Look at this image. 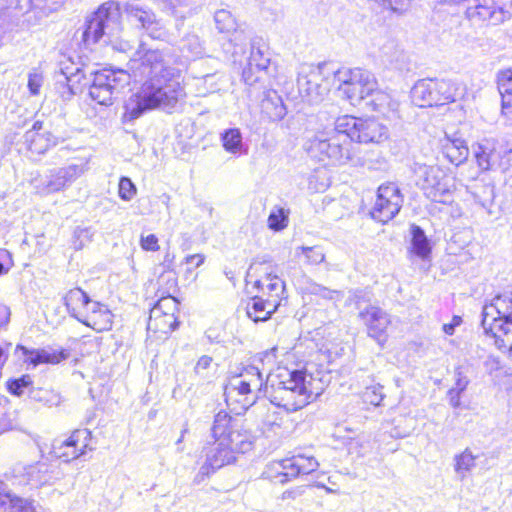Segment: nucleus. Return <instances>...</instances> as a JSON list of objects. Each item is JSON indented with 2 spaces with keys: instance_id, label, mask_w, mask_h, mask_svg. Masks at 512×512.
I'll return each instance as SVG.
<instances>
[{
  "instance_id": "nucleus-1",
  "label": "nucleus",
  "mask_w": 512,
  "mask_h": 512,
  "mask_svg": "<svg viewBox=\"0 0 512 512\" xmlns=\"http://www.w3.org/2000/svg\"><path fill=\"white\" fill-rule=\"evenodd\" d=\"M132 77L144 79L140 90L125 104L124 118L133 121L146 111L173 109L185 97L180 83L181 70L170 65L169 59L158 49H145L140 45L129 62Z\"/></svg>"
},
{
  "instance_id": "nucleus-2",
  "label": "nucleus",
  "mask_w": 512,
  "mask_h": 512,
  "mask_svg": "<svg viewBox=\"0 0 512 512\" xmlns=\"http://www.w3.org/2000/svg\"><path fill=\"white\" fill-rule=\"evenodd\" d=\"M389 137L388 128L374 118H356L349 115L338 117L332 128L309 138L304 149L319 161L332 165H362L357 143H381Z\"/></svg>"
},
{
  "instance_id": "nucleus-3",
  "label": "nucleus",
  "mask_w": 512,
  "mask_h": 512,
  "mask_svg": "<svg viewBox=\"0 0 512 512\" xmlns=\"http://www.w3.org/2000/svg\"><path fill=\"white\" fill-rule=\"evenodd\" d=\"M324 382L304 370L278 368L267 376L264 392L270 402L288 412L298 411L317 399Z\"/></svg>"
},
{
  "instance_id": "nucleus-4",
  "label": "nucleus",
  "mask_w": 512,
  "mask_h": 512,
  "mask_svg": "<svg viewBox=\"0 0 512 512\" xmlns=\"http://www.w3.org/2000/svg\"><path fill=\"white\" fill-rule=\"evenodd\" d=\"M212 436L215 448L208 453V463L218 469L236 460V455L252 449L253 436L242 424L226 412L220 411L214 418Z\"/></svg>"
},
{
  "instance_id": "nucleus-5",
  "label": "nucleus",
  "mask_w": 512,
  "mask_h": 512,
  "mask_svg": "<svg viewBox=\"0 0 512 512\" xmlns=\"http://www.w3.org/2000/svg\"><path fill=\"white\" fill-rule=\"evenodd\" d=\"M86 45L103 42L120 52H128L135 46V40L125 37L121 25V13L115 2L102 4L87 20L82 35Z\"/></svg>"
},
{
  "instance_id": "nucleus-6",
  "label": "nucleus",
  "mask_w": 512,
  "mask_h": 512,
  "mask_svg": "<svg viewBox=\"0 0 512 512\" xmlns=\"http://www.w3.org/2000/svg\"><path fill=\"white\" fill-rule=\"evenodd\" d=\"M89 74L93 76L88 95L92 101L102 106L113 104L116 96L130 84L132 74L122 69L93 71L89 67L76 68L75 73L66 76L69 83L81 82Z\"/></svg>"
},
{
  "instance_id": "nucleus-7",
  "label": "nucleus",
  "mask_w": 512,
  "mask_h": 512,
  "mask_svg": "<svg viewBox=\"0 0 512 512\" xmlns=\"http://www.w3.org/2000/svg\"><path fill=\"white\" fill-rule=\"evenodd\" d=\"M336 69L331 63L303 65L299 71L297 85L299 93L308 102L318 103L324 99L335 82Z\"/></svg>"
},
{
  "instance_id": "nucleus-8",
  "label": "nucleus",
  "mask_w": 512,
  "mask_h": 512,
  "mask_svg": "<svg viewBox=\"0 0 512 512\" xmlns=\"http://www.w3.org/2000/svg\"><path fill=\"white\" fill-rule=\"evenodd\" d=\"M335 82L338 90L353 105L366 101L378 85L372 72L359 67L336 69Z\"/></svg>"
},
{
  "instance_id": "nucleus-9",
  "label": "nucleus",
  "mask_w": 512,
  "mask_h": 512,
  "mask_svg": "<svg viewBox=\"0 0 512 512\" xmlns=\"http://www.w3.org/2000/svg\"><path fill=\"white\" fill-rule=\"evenodd\" d=\"M265 383L257 367H246L239 375L230 379L224 390L226 403H238L240 408L247 410L255 403L258 393Z\"/></svg>"
},
{
  "instance_id": "nucleus-10",
  "label": "nucleus",
  "mask_w": 512,
  "mask_h": 512,
  "mask_svg": "<svg viewBox=\"0 0 512 512\" xmlns=\"http://www.w3.org/2000/svg\"><path fill=\"white\" fill-rule=\"evenodd\" d=\"M415 173L418 184L428 198L443 204L452 201L453 184L443 169L437 165H418Z\"/></svg>"
},
{
  "instance_id": "nucleus-11",
  "label": "nucleus",
  "mask_w": 512,
  "mask_h": 512,
  "mask_svg": "<svg viewBox=\"0 0 512 512\" xmlns=\"http://www.w3.org/2000/svg\"><path fill=\"white\" fill-rule=\"evenodd\" d=\"M318 466L319 463L314 457L298 454L269 463L263 471V476L271 481L284 484L300 475L316 471Z\"/></svg>"
},
{
  "instance_id": "nucleus-12",
  "label": "nucleus",
  "mask_w": 512,
  "mask_h": 512,
  "mask_svg": "<svg viewBox=\"0 0 512 512\" xmlns=\"http://www.w3.org/2000/svg\"><path fill=\"white\" fill-rule=\"evenodd\" d=\"M508 323H512V292L495 296L482 310V327L487 336H497L498 326L506 328Z\"/></svg>"
},
{
  "instance_id": "nucleus-13",
  "label": "nucleus",
  "mask_w": 512,
  "mask_h": 512,
  "mask_svg": "<svg viewBox=\"0 0 512 512\" xmlns=\"http://www.w3.org/2000/svg\"><path fill=\"white\" fill-rule=\"evenodd\" d=\"M85 171L84 165L70 164L66 167L50 169L44 176L32 181L37 194L46 196L64 190Z\"/></svg>"
},
{
  "instance_id": "nucleus-14",
  "label": "nucleus",
  "mask_w": 512,
  "mask_h": 512,
  "mask_svg": "<svg viewBox=\"0 0 512 512\" xmlns=\"http://www.w3.org/2000/svg\"><path fill=\"white\" fill-rule=\"evenodd\" d=\"M91 432L88 429H77L66 439H55L51 443L49 454L53 458L70 462L92 451Z\"/></svg>"
},
{
  "instance_id": "nucleus-15",
  "label": "nucleus",
  "mask_w": 512,
  "mask_h": 512,
  "mask_svg": "<svg viewBox=\"0 0 512 512\" xmlns=\"http://www.w3.org/2000/svg\"><path fill=\"white\" fill-rule=\"evenodd\" d=\"M402 203L398 186L394 183L383 184L378 188L371 216L378 222L387 223L399 213Z\"/></svg>"
},
{
  "instance_id": "nucleus-16",
  "label": "nucleus",
  "mask_w": 512,
  "mask_h": 512,
  "mask_svg": "<svg viewBox=\"0 0 512 512\" xmlns=\"http://www.w3.org/2000/svg\"><path fill=\"white\" fill-rule=\"evenodd\" d=\"M124 11L128 19L140 24L147 34L153 39H163L167 32L161 20L157 19L155 13L139 3L128 2L124 6Z\"/></svg>"
},
{
  "instance_id": "nucleus-17",
  "label": "nucleus",
  "mask_w": 512,
  "mask_h": 512,
  "mask_svg": "<svg viewBox=\"0 0 512 512\" xmlns=\"http://www.w3.org/2000/svg\"><path fill=\"white\" fill-rule=\"evenodd\" d=\"M359 318L367 328V334L380 346L387 342L390 315L378 306L369 305L359 312Z\"/></svg>"
},
{
  "instance_id": "nucleus-18",
  "label": "nucleus",
  "mask_w": 512,
  "mask_h": 512,
  "mask_svg": "<svg viewBox=\"0 0 512 512\" xmlns=\"http://www.w3.org/2000/svg\"><path fill=\"white\" fill-rule=\"evenodd\" d=\"M272 75L269 54L252 45L248 65L242 73L245 83L253 85L258 82H266Z\"/></svg>"
},
{
  "instance_id": "nucleus-19",
  "label": "nucleus",
  "mask_w": 512,
  "mask_h": 512,
  "mask_svg": "<svg viewBox=\"0 0 512 512\" xmlns=\"http://www.w3.org/2000/svg\"><path fill=\"white\" fill-rule=\"evenodd\" d=\"M254 286L259 289L258 296L268 299V306L279 307L284 298L285 283L277 275L266 273L256 280Z\"/></svg>"
},
{
  "instance_id": "nucleus-20",
  "label": "nucleus",
  "mask_w": 512,
  "mask_h": 512,
  "mask_svg": "<svg viewBox=\"0 0 512 512\" xmlns=\"http://www.w3.org/2000/svg\"><path fill=\"white\" fill-rule=\"evenodd\" d=\"M112 318L111 311L105 305L93 302L78 320L93 330L102 332L112 327Z\"/></svg>"
},
{
  "instance_id": "nucleus-21",
  "label": "nucleus",
  "mask_w": 512,
  "mask_h": 512,
  "mask_svg": "<svg viewBox=\"0 0 512 512\" xmlns=\"http://www.w3.org/2000/svg\"><path fill=\"white\" fill-rule=\"evenodd\" d=\"M365 105L374 112L385 118L391 119L397 116L398 102L386 91L374 89L371 95L365 101Z\"/></svg>"
},
{
  "instance_id": "nucleus-22",
  "label": "nucleus",
  "mask_w": 512,
  "mask_h": 512,
  "mask_svg": "<svg viewBox=\"0 0 512 512\" xmlns=\"http://www.w3.org/2000/svg\"><path fill=\"white\" fill-rule=\"evenodd\" d=\"M16 350L22 352L25 363L31 364L34 367L40 364H57L68 357V354L64 350L28 349L22 345H18Z\"/></svg>"
},
{
  "instance_id": "nucleus-23",
  "label": "nucleus",
  "mask_w": 512,
  "mask_h": 512,
  "mask_svg": "<svg viewBox=\"0 0 512 512\" xmlns=\"http://www.w3.org/2000/svg\"><path fill=\"white\" fill-rule=\"evenodd\" d=\"M24 138L27 149L33 155H42L51 147L63 142V139L55 137L50 132L41 133L35 130H28Z\"/></svg>"
},
{
  "instance_id": "nucleus-24",
  "label": "nucleus",
  "mask_w": 512,
  "mask_h": 512,
  "mask_svg": "<svg viewBox=\"0 0 512 512\" xmlns=\"http://www.w3.org/2000/svg\"><path fill=\"white\" fill-rule=\"evenodd\" d=\"M441 146L445 157L455 165L463 163L469 155V149L465 140L456 135H446L441 140Z\"/></svg>"
},
{
  "instance_id": "nucleus-25",
  "label": "nucleus",
  "mask_w": 512,
  "mask_h": 512,
  "mask_svg": "<svg viewBox=\"0 0 512 512\" xmlns=\"http://www.w3.org/2000/svg\"><path fill=\"white\" fill-rule=\"evenodd\" d=\"M497 83L501 95L502 114L512 124V69L501 71Z\"/></svg>"
},
{
  "instance_id": "nucleus-26",
  "label": "nucleus",
  "mask_w": 512,
  "mask_h": 512,
  "mask_svg": "<svg viewBox=\"0 0 512 512\" xmlns=\"http://www.w3.org/2000/svg\"><path fill=\"white\" fill-rule=\"evenodd\" d=\"M177 325V318L174 314L158 312V310H150V316L147 324L148 332L167 335L175 330Z\"/></svg>"
},
{
  "instance_id": "nucleus-27",
  "label": "nucleus",
  "mask_w": 512,
  "mask_h": 512,
  "mask_svg": "<svg viewBox=\"0 0 512 512\" xmlns=\"http://www.w3.org/2000/svg\"><path fill=\"white\" fill-rule=\"evenodd\" d=\"M64 302L71 316L78 320V317H81L84 311L88 309L89 304L94 301H91L82 289L74 288L66 294Z\"/></svg>"
},
{
  "instance_id": "nucleus-28",
  "label": "nucleus",
  "mask_w": 512,
  "mask_h": 512,
  "mask_svg": "<svg viewBox=\"0 0 512 512\" xmlns=\"http://www.w3.org/2000/svg\"><path fill=\"white\" fill-rule=\"evenodd\" d=\"M23 476L34 486H42L53 480L52 471L45 462H37L23 468Z\"/></svg>"
},
{
  "instance_id": "nucleus-29",
  "label": "nucleus",
  "mask_w": 512,
  "mask_h": 512,
  "mask_svg": "<svg viewBox=\"0 0 512 512\" xmlns=\"http://www.w3.org/2000/svg\"><path fill=\"white\" fill-rule=\"evenodd\" d=\"M277 309L278 307L268 306L266 297L256 295L247 307V315L254 322L266 321Z\"/></svg>"
},
{
  "instance_id": "nucleus-30",
  "label": "nucleus",
  "mask_w": 512,
  "mask_h": 512,
  "mask_svg": "<svg viewBox=\"0 0 512 512\" xmlns=\"http://www.w3.org/2000/svg\"><path fill=\"white\" fill-rule=\"evenodd\" d=\"M474 201L488 214H491V207L494 204L495 190L494 186L485 183H476L470 191Z\"/></svg>"
},
{
  "instance_id": "nucleus-31",
  "label": "nucleus",
  "mask_w": 512,
  "mask_h": 512,
  "mask_svg": "<svg viewBox=\"0 0 512 512\" xmlns=\"http://www.w3.org/2000/svg\"><path fill=\"white\" fill-rule=\"evenodd\" d=\"M220 139L223 148L228 153L233 155L246 153L242 133L238 128H229L224 130L220 135Z\"/></svg>"
},
{
  "instance_id": "nucleus-32",
  "label": "nucleus",
  "mask_w": 512,
  "mask_h": 512,
  "mask_svg": "<svg viewBox=\"0 0 512 512\" xmlns=\"http://www.w3.org/2000/svg\"><path fill=\"white\" fill-rule=\"evenodd\" d=\"M495 145L490 140H483L476 146H473L474 156L479 168L487 171L491 168L494 157Z\"/></svg>"
},
{
  "instance_id": "nucleus-33",
  "label": "nucleus",
  "mask_w": 512,
  "mask_h": 512,
  "mask_svg": "<svg viewBox=\"0 0 512 512\" xmlns=\"http://www.w3.org/2000/svg\"><path fill=\"white\" fill-rule=\"evenodd\" d=\"M412 252L421 259H426L431 253V246L423 229L417 225L410 228Z\"/></svg>"
},
{
  "instance_id": "nucleus-34",
  "label": "nucleus",
  "mask_w": 512,
  "mask_h": 512,
  "mask_svg": "<svg viewBox=\"0 0 512 512\" xmlns=\"http://www.w3.org/2000/svg\"><path fill=\"white\" fill-rule=\"evenodd\" d=\"M438 82L443 104L455 102L464 97L466 89L461 83L451 79H438Z\"/></svg>"
},
{
  "instance_id": "nucleus-35",
  "label": "nucleus",
  "mask_w": 512,
  "mask_h": 512,
  "mask_svg": "<svg viewBox=\"0 0 512 512\" xmlns=\"http://www.w3.org/2000/svg\"><path fill=\"white\" fill-rule=\"evenodd\" d=\"M477 459L478 455L473 454L469 448L454 456V470L461 480L475 468Z\"/></svg>"
},
{
  "instance_id": "nucleus-36",
  "label": "nucleus",
  "mask_w": 512,
  "mask_h": 512,
  "mask_svg": "<svg viewBox=\"0 0 512 512\" xmlns=\"http://www.w3.org/2000/svg\"><path fill=\"white\" fill-rule=\"evenodd\" d=\"M429 79H422L416 82L411 90L412 101L419 107L432 106L433 97H431V89Z\"/></svg>"
},
{
  "instance_id": "nucleus-37",
  "label": "nucleus",
  "mask_w": 512,
  "mask_h": 512,
  "mask_svg": "<svg viewBox=\"0 0 512 512\" xmlns=\"http://www.w3.org/2000/svg\"><path fill=\"white\" fill-rule=\"evenodd\" d=\"M262 110L272 121L283 119L287 113L282 99L274 93V96H267L262 101Z\"/></svg>"
},
{
  "instance_id": "nucleus-38",
  "label": "nucleus",
  "mask_w": 512,
  "mask_h": 512,
  "mask_svg": "<svg viewBox=\"0 0 512 512\" xmlns=\"http://www.w3.org/2000/svg\"><path fill=\"white\" fill-rule=\"evenodd\" d=\"M30 397L48 407L58 406L62 401L58 392L44 388H33L30 391Z\"/></svg>"
},
{
  "instance_id": "nucleus-39",
  "label": "nucleus",
  "mask_w": 512,
  "mask_h": 512,
  "mask_svg": "<svg viewBox=\"0 0 512 512\" xmlns=\"http://www.w3.org/2000/svg\"><path fill=\"white\" fill-rule=\"evenodd\" d=\"M505 327L506 328L498 326L497 330L499 334L492 337V339L497 348L501 351L508 352L512 359V323H508Z\"/></svg>"
},
{
  "instance_id": "nucleus-40",
  "label": "nucleus",
  "mask_w": 512,
  "mask_h": 512,
  "mask_svg": "<svg viewBox=\"0 0 512 512\" xmlns=\"http://www.w3.org/2000/svg\"><path fill=\"white\" fill-rule=\"evenodd\" d=\"M214 19L216 27L220 32L230 33L236 30V20L229 11L225 9L216 11Z\"/></svg>"
},
{
  "instance_id": "nucleus-41",
  "label": "nucleus",
  "mask_w": 512,
  "mask_h": 512,
  "mask_svg": "<svg viewBox=\"0 0 512 512\" xmlns=\"http://www.w3.org/2000/svg\"><path fill=\"white\" fill-rule=\"evenodd\" d=\"M4 512H35V506L33 501L10 493Z\"/></svg>"
},
{
  "instance_id": "nucleus-42",
  "label": "nucleus",
  "mask_w": 512,
  "mask_h": 512,
  "mask_svg": "<svg viewBox=\"0 0 512 512\" xmlns=\"http://www.w3.org/2000/svg\"><path fill=\"white\" fill-rule=\"evenodd\" d=\"M288 224V212L280 207H275L269 217L268 226L270 229L280 231Z\"/></svg>"
},
{
  "instance_id": "nucleus-43",
  "label": "nucleus",
  "mask_w": 512,
  "mask_h": 512,
  "mask_svg": "<svg viewBox=\"0 0 512 512\" xmlns=\"http://www.w3.org/2000/svg\"><path fill=\"white\" fill-rule=\"evenodd\" d=\"M94 231L90 227H77L73 233L72 245L75 250H81L92 242Z\"/></svg>"
},
{
  "instance_id": "nucleus-44",
  "label": "nucleus",
  "mask_w": 512,
  "mask_h": 512,
  "mask_svg": "<svg viewBox=\"0 0 512 512\" xmlns=\"http://www.w3.org/2000/svg\"><path fill=\"white\" fill-rule=\"evenodd\" d=\"M371 448L367 436L359 435L348 442V451L350 454H356L359 457L365 456Z\"/></svg>"
},
{
  "instance_id": "nucleus-45",
  "label": "nucleus",
  "mask_w": 512,
  "mask_h": 512,
  "mask_svg": "<svg viewBox=\"0 0 512 512\" xmlns=\"http://www.w3.org/2000/svg\"><path fill=\"white\" fill-rule=\"evenodd\" d=\"M214 79L215 75L213 74H207L202 78H198L195 83L197 95L206 96L209 93L215 92L218 87Z\"/></svg>"
},
{
  "instance_id": "nucleus-46",
  "label": "nucleus",
  "mask_w": 512,
  "mask_h": 512,
  "mask_svg": "<svg viewBox=\"0 0 512 512\" xmlns=\"http://www.w3.org/2000/svg\"><path fill=\"white\" fill-rule=\"evenodd\" d=\"M383 399V386L379 384L366 387L363 392V400L368 404L379 406Z\"/></svg>"
},
{
  "instance_id": "nucleus-47",
  "label": "nucleus",
  "mask_w": 512,
  "mask_h": 512,
  "mask_svg": "<svg viewBox=\"0 0 512 512\" xmlns=\"http://www.w3.org/2000/svg\"><path fill=\"white\" fill-rule=\"evenodd\" d=\"M300 250L302 254L305 255L307 263L309 264H320L324 261L325 255L321 247L319 246H313V247H306L301 246L297 249V251Z\"/></svg>"
},
{
  "instance_id": "nucleus-48",
  "label": "nucleus",
  "mask_w": 512,
  "mask_h": 512,
  "mask_svg": "<svg viewBox=\"0 0 512 512\" xmlns=\"http://www.w3.org/2000/svg\"><path fill=\"white\" fill-rule=\"evenodd\" d=\"M311 293L323 299L331 301H340L343 298V293L341 291L331 290L329 288L317 284L311 287Z\"/></svg>"
},
{
  "instance_id": "nucleus-49",
  "label": "nucleus",
  "mask_w": 512,
  "mask_h": 512,
  "mask_svg": "<svg viewBox=\"0 0 512 512\" xmlns=\"http://www.w3.org/2000/svg\"><path fill=\"white\" fill-rule=\"evenodd\" d=\"M32 384L31 377L29 375H23L21 378L11 380L7 383L8 390L10 393L21 396L24 389Z\"/></svg>"
},
{
  "instance_id": "nucleus-50",
  "label": "nucleus",
  "mask_w": 512,
  "mask_h": 512,
  "mask_svg": "<svg viewBox=\"0 0 512 512\" xmlns=\"http://www.w3.org/2000/svg\"><path fill=\"white\" fill-rule=\"evenodd\" d=\"M178 301L172 296L161 298L157 304L151 310H158V312H165L170 314H176L178 311Z\"/></svg>"
},
{
  "instance_id": "nucleus-51",
  "label": "nucleus",
  "mask_w": 512,
  "mask_h": 512,
  "mask_svg": "<svg viewBox=\"0 0 512 512\" xmlns=\"http://www.w3.org/2000/svg\"><path fill=\"white\" fill-rule=\"evenodd\" d=\"M136 195V186L128 177H122L119 181V197L130 201Z\"/></svg>"
},
{
  "instance_id": "nucleus-52",
  "label": "nucleus",
  "mask_w": 512,
  "mask_h": 512,
  "mask_svg": "<svg viewBox=\"0 0 512 512\" xmlns=\"http://www.w3.org/2000/svg\"><path fill=\"white\" fill-rule=\"evenodd\" d=\"M182 50L188 51L193 57H198L203 52L199 38L195 35L188 36L183 40Z\"/></svg>"
},
{
  "instance_id": "nucleus-53",
  "label": "nucleus",
  "mask_w": 512,
  "mask_h": 512,
  "mask_svg": "<svg viewBox=\"0 0 512 512\" xmlns=\"http://www.w3.org/2000/svg\"><path fill=\"white\" fill-rule=\"evenodd\" d=\"M375 2L395 13H404L410 6V0H376Z\"/></svg>"
},
{
  "instance_id": "nucleus-54",
  "label": "nucleus",
  "mask_w": 512,
  "mask_h": 512,
  "mask_svg": "<svg viewBox=\"0 0 512 512\" xmlns=\"http://www.w3.org/2000/svg\"><path fill=\"white\" fill-rule=\"evenodd\" d=\"M469 384V379L459 370L455 372V385L449 390V394H461Z\"/></svg>"
},
{
  "instance_id": "nucleus-55",
  "label": "nucleus",
  "mask_w": 512,
  "mask_h": 512,
  "mask_svg": "<svg viewBox=\"0 0 512 512\" xmlns=\"http://www.w3.org/2000/svg\"><path fill=\"white\" fill-rule=\"evenodd\" d=\"M141 247L146 251H157L159 249L158 238L154 234L141 236Z\"/></svg>"
},
{
  "instance_id": "nucleus-56",
  "label": "nucleus",
  "mask_w": 512,
  "mask_h": 512,
  "mask_svg": "<svg viewBox=\"0 0 512 512\" xmlns=\"http://www.w3.org/2000/svg\"><path fill=\"white\" fill-rule=\"evenodd\" d=\"M463 320L460 316H453L449 323H445L442 326V330L446 335L452 336L455 333L456 327L462 324Z\"/></svg>"
},
{
  "instance_id": "nucleus-57",
  "label": "nucleus",
  "mask_w": 512,
  "mask_h": 512,
  "mask_svg": "<svg viewBox=\"0 0 512 512\" xmlns=\"http://www.w3.org/2000/svg\"><path fill=\"white\" fill-rule=\"evenodd\" d=\"M429 81L430 85L433 86V88L431 89V97H433L432 106L442 105L443 100L440 94L438 79H429Z\"/></svg>"
},
{
  "instance_id": "nucleus-58",
  "label": "nucleus",
  "mask_w": 512,
  "mask_h": 512,
  "mask_svg": "<svg viewBox=\"0 0 512 512\" xmlns=\"http://www.w3.org/2000/svg\"><path fill=\"white\" fill-rule=\"evenodd\" d=\"M42 84V77L39 74H30L28 79V87L32 94L36 95Z\"/></svg>"
},
{
  "instance_id": "nucleus-59",
  "label": "nucleus",
  "mask_w": 512,
  "mask_h": 512,
  "mask_svg": "<svg viewBox=\"0 0 512 512\" xmlns=\"http://www.w3.org/2000/svg\"><path fill=\"white\" fill-rule=\"evenodd\" d=\"M210 468L212 470H214L212 468L211 465H209L208 463V458L206 459V463L200 468L199 472L196 474V476L194 477V480L193 482L195 484H200L201 482H203L205 480L206 477L209 476L210 474Z\"/></svg>"
},
{
  "instance_id": "nucleus-60",
  "label": "nucleus",
  "mask_w": 512,
  "mask_h": 512,
  "mask_svg": "<svg viewBox=\"0 0 512 512\" xmlns=\"http://www.w3.org/2000/svg\"><path fill=\"white\" fill-rule=\"evenodd\" d=\"M10 490L4 482L0 481V512L5 511V505L9 501Z\"/></svg>"
},
{
  "instance_id": "nucleus-61",
  "label": "nucleus",
  "mask_w": 512,
  "mask_h": 512,
  "mask_svg": "<svg viewBox=\"0 0 512 512\" xmlns=\"http://www.w3.org/2000/svg\"><path fill=\"white\" fill-rule=\"evenodd\" d=\"M212 363V358L209 357V356H202L196 366H195V372L197 374H201L202 371L206 370L207 368H209V366L211 365Z\"/></svg>"
},
{
  "instance_id": "nucleus-62",
  "label": "nucleus",
  "mask_w": 512,
  "mask_h": 512,
  "mask_svg": "<svg viewBox=\"0 0 512 512\" xmlns=\"http://www.w3.org/2000/svg\"><path fill=\"white\" fill-rule=\"evenodd\" d=\"M205 256L203 254H193L188 255L185 258L186 264L192 265L194 267H199L204 263Z\"/></svg>"
},
{
  "instance_id": "nucleus-63",
  "label": "nucleus",
  "mask_w": 512,
  "mask_h": 512,
  "mask_svg": "<svg viewBox=\"0 0 512 512\" xmlns=\"http://www.w3.org/2000/svg\"><path fill=\"white\" fill-rule=\"evenodd\" d=\"M265 425L273 433H277L281 428V423L278 422V417L275 415L268 416L265 421Z\"/></svg>"
},
{
  "instance_id": "nucleus-64",
  "label": "nucleus",
  "mask_w": 512,
  "mask_h": 512,
  "mask_svg": "<svg viewBox=\"0 0 512 512\" xmlns=\"http://www.w3.org/2000/svg\"><path fill=\"white\" fill-rule=\"evenodd\" d=\"M10 318V309L4 304H0V327L8 323Z\"/></svg>"
}]
</instances>
